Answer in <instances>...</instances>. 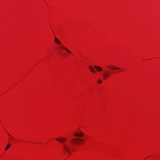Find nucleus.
I'll return each mask as SVG.
<instances>
[{
    "mask_svg": "<svg viewBox=\"0 0 160 160\" xmlns=\"http://www.w3.org/2000/svg\"><path fill=\"white\" fill-rule=\"evenodd\" d=\"M83 141V139L80 138H73L71 140V141L74 144H81V141Z\"/></svg>",
    "mask_w": 160,
    "mask_h": 160,
    "instance_id": "nucleus-1",
    "label": "nucleus"
},
{
    "mask_svg": "<svg viewBox=\"0 0 160 160\" xmlns=\"http://www.w3.org/2000/svg\"><path fill=\"white\" fill-rule=\"evenodd\" d=\"M63 149L64 151H65V153L68 152L70 153V148L66 144H63Z\"/></svg>",
    "mask_w": 160,
    "mask_h": 160,
    "instance_id": "nucleus-2",
    "label": "nucleus"
},
{
    "mask_svg": "<svg viewBox=\"0 0 160 160\" xmlns=\"http://www.w3.org/2000/svg\"><path fill=\"white\" fill-rule=\"evenodd\" d=\"M73 135L76 137H82L83 136L84 133L80 131L77 133H74Z\"/></svg>",
    "mask_w": 160,
    "mask_h": 160,
    "instance_id": "nucleus-3",
    "label": "nucleus"
},
{
    "mask_svg": "<svg viewBox=\"0 0 160 160\" xmlns=\"http://www.w3.org/2000/svg\"><path fill=\"white\" fill-rule=\"evenodd\" d=\"M56 140L58 141H59L60 143H64V142L66 141L67 138H56Z\"/></svg>",
    "mask_w": 160,
    "mask_h": 160,
    "instance_id": "nucleus-4",
    "label": "nucleus"
},
{
    "mask_svg": "<svg viewBox=\"0 0 160 160\" xmlns=\"http://www.w3.org/2000/svg\"><path fill=\"white\" fill-rule=\"evenodd\" d=\"M102 75L103 77V78L105 79L108 78L110 75L106 71L105 73L102 74Z\"/></svg>",
    "mask_w": 160,
    "mask_h": 160,
    "instance_id": "nucleus-5",
    "label": "nucleus"
},
{
    "mask_svg": "<svg viewBox=\"0 0 160 160\" xmlns=\"http://www.w3.org/2000/svg\"><path fill=\"white\" fill-rule=\"evenodd\" d=\"M93 67L95 69H96L98 72H101L102 70V68L100 67L94 65V66Z\"/></svg>",
    "mask_w": 160,
    "mask_h": 160,
    "instance_id": "nucleus-6",
    "label": "nucleus"
},
{
    "mask_svg": "<svg viewBox=\"0 0 160 160\" xmlns=\"http://www.w3.org/2000/svg\"><path fill=\"white\" fill-rule=\"evenodd\" d=\"M54 40L55 42L58 44L59 45H60L61 44V42L59 41L58 40V39L57 38H54Z\"/></svg>",
    "mask_w": 160,
    "mask_h": 160,
    "instance_id": "nucleus-7",
    "label": "nucleus"
},
{
    "mask_svg": "<svg viewBox=\"0 0 160 160\" xmlns=\"http://www.w3.org/2000/svg\"><path fill=\"white\" fill-rule=\"evenodd\" d=\"M89 68L91 71V72L93 73H95L96 72V71L92 67L90 66Z\"/></svg>",
    "mask_w": 160,
    "mask_h": 160,
    "instance_id": "nucleus-8",
    "label": "nucleus"
},
{
    "mask_svg": "<svg viewBox=\"0 0 160 160\" xmlns=\"http://www.w3.org/2000/svg\"><path fill=\"white\" fill-rule=\"evenodd\" d=\"M60 47L61 48H62L63 49H64L66 51H67L68 52H69V53H71L70 52L68 49H67L66 48H64V47H63L62 46H61Z\"/></svg>",
    "mask_w": 160,
    "mask_h": 160,
    "instance_id": "nucleus-9",
    "label": "nucleus"
},
{
    "mask_svg": "<svg viewBox=\"0 0 160 160\" xmlns=\"http://www.w3.org/2000/svg\"><path fill=\"white\" fill-rule=\"evenodd\" d=\"M11 145L10 144H9L8 145H7L5 148V150H7L10 146Z\"/></svg>",
    "mask_w": 160,
    "mask_h": 160,
    "instance_id": "nucleus-10",
    "label": "nucleus"
},
{
    "mask_svg": "<svg viewBox=\"0 0 160 160\" xmlns=\"http://www.w3.org/2000/svg\"><path fill=\"white\" fill-rule=\"evenodd\" d=\"M102 81L100 79H99V80L98 82V83H101Z\"/></svg>",
    "mask_w": 160,
    "mask_h": 160,
    "instance_id": "nucleus-11",
    "label": "nucleus"
},
{
    "mask_svg": "<svg viewBox=\"0 0 160 160\" xmlns=\"http://www.w3.org/2000/svg\"><path fill=\"white\" fill-rule=\"evenodd\" d=\"M120 69L121 68H118V67H115L113 69Z\"/></svg>",
    "mask_w": 160,
    "mask_h": 160,
    "instance_id": "nucleus-12",
    "label": "nucleus"
},
{
    "mask_svg": "<svg viewBox=\"0 0 160 160\" xmlns=\"http://www.w3.org/2000/svg\"><path fill=\"white\" fill-rule=\"evenodd\" d=\"M8 134L9 135V137H11V138H12V139H13V138L11 136V135H10L8 133Z\"/></svg>",
    "mask_w": 160,
    "mask_h": 160,
    "instance_id": "nucleus-13",
    "label": "nucleus"
},
{
    "mask_svg": "<svg viewBox=\"0 0 160 160\" xmlns=\"http://www.w3.org/2000/svg\"><path fill=\"white\" fill-rule=\"evenodd\" d=\"M84 141V140H83V141H81V143H82L83 141Z\"/></svg>",
    "mask_w": 160,
    "mask_h": 160,
    "instance_id": "nucleus-14",
    "label": "nucleus"
},
{
    "mask_svg": "<svg viewBox=\"0 0 160 160\" xmlns=\"http://www.w3.org/2000/svg\"><path fill=\"white\" fill-rule=\"evenodd\" d=\"M109 68H110V69L112 68H111V67H109Z\"/></svg>",
    "mask_w": 160,
    "mask_h": 160,
    "instance_id": "nucleus-15",
    "label": "nucleus"
}]
</instances>
